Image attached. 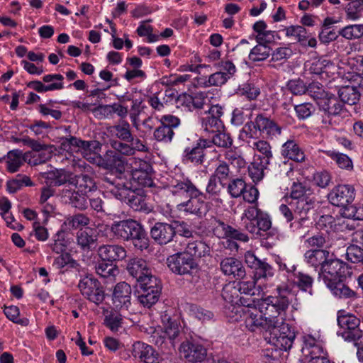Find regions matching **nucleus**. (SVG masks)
Listing matches in <instances>:
<instances>
[{
  "mask_svg": "<svg viewBox=\"0 0 363 363\" xmlns=\"http://www.w3.org/2000/svg\"><path fill=\"white\" fill-rule=\"evenodd\" d=\"M294 108L297 114V117L301 120L306 119L311 116L314 111V107L311 103H303L296 105Z\"/></svg>",
  "mask_w": 363,
  "mask_h": 363,
  "instance_id": "64",
  "label": "nucleus"
},
{
  "mask_svg": "<svg viewBox=\"0 0 363 363\" xmlns=\"http://www.w3.org/2000/svg\"><path fill=\"white\" fill-rule=\"evenodd\" d=\"M54 264L57 266L58 269H62L65 266L76 269L79 266V263L73 259L72 256L69 252H64L56 257Z\"/></svg>",
  "mask_w": 363,
  "mask_h": 363,
  "instance_id": "52",
  "label": "nucleus"
},
{
  "mask_svg": "<svg viewBox=\"0 0 363 363\" xmlns=\"http://www.w3.org/2000/svg\"><path fill=\"white\" fill-rule=\"evenodd\" d=\"M247 187L242 179H233L228 186V191L233 198L240 197Z\"/></svg>",
  "mask_w": 363,
  "mask_h": 363,
  "instance_id": "51",
  "label": "nucleus"
},
{
  "mask_svg": "<svg viewBox=\"0 0 363 363\" xmlns=\"http://www.w3.org/2000/svg\"><path fill=\"white\" fill-rule=\"evenodd\" d=\"M202 126L206 131L211 133L225 128L221 118H218L208 114L202 118Z\"/></svg>",
  "mask_w": 363,
  "mask_h": 363,
  "instance_id": "45",
  "label": "nucleus"
},
{
  "mask_svg": "<svg viewBox=\"0 0 363 363\" xmlns=\"http://www.w3.org/2000/svg\"><path fill=\"white\" fill-rule=\"evenodd\" d=\"M89 196L79 194L78 191H73L69 196V203L79 210H85L88 207Z\"/></svg>",
  "mask_w": 363,
  "mask_h": 363,
  "instance_id": "55",
  "label": "nucleus"
},
{
  "mask_svg": "<svg viewBox=\"0 0 363 363\" xmlns=\"http://www.w3.org/2000/svg\"><path fill=\"white\" fill-rule=\"evenodd\" d=\"M97 240L91 228L79 230L77 233V242L83 250H89Z\"/></svg>",
  "mask_w": 363,
  "mask_h": 363,
  "instance_id": "37",
  "label": "nucleus"
},
{
  "mask_svg": "<svg viewBox=\"0 0 363 363\" xmlns=\"http://www.w3.org/2000/svg\"><path fill=\"white\" fill-rule=\"evenodd\" d=\"M111 193L117 200L125 203L134 211L145 214L152 211V206L147 201V191L143 188H133L129 184H118Z\"/></svg>",
  "mask_w": 363,
  "mask_h": 363,
  "instance_id": "3",
  "label": "nucleus"
},
{
  "mask_svg": "<svg viewBox=\"0 0 363 363\" xmlns=\"http://www.w3.org/2000/svg\"><path fill=\"white\" fill-rule=\"evenodd\" d=\"M189 311L192 315L202 322H208L214 318V314L212 311L196 304H191L189 306Z\"/></svg>",
  "mask_w": 363,
  "mask_h": 363,
  "instance_id": "47",
  "label": "nucleus"
},
{
  "mask_svg": "<svg viewBox=\"0 0 363 363\" xmlns=\"http://www.w3.org/2000/svg\"><path fill=\"white\" fill-rule=\"evenodd\" d=\"M78 287L82 294L90 301L99 305L105 298L104 287L101 282L92 275H86L79 282Z\"/></svg>",
  "mask_w": 363,
  "mask_h": 363,
  "instance_id": "12",
  "label": "nucleus"
},
{
  "mask_svg": "<svg viewBox=\"0 0 363 363\" xmlns=\"http://www.w3.org/2000/svg\"><path fill=\"white\" fill-rule=\"evenodd\" d=\"M126 269L129 274L135 279L136 282L152 271L146 260L138 257L130 259L128 262Z\"/></svg>",
  "mask_w": 363,
  "mask_h": 363,
  "instance_id": "28",
  "label": "nucleus"
},
{
  "mask_svg": "<svg viewBox=\"0 0 363 363\" xmlns=\"http://www.w3.org/2000/svg\"><path fill=\"white\" fill-rule=\"evenodd\" d=\"M339 35L347 40L359 39L363 36V24H350L339 30Z\"/></svg>",
  "mask_w": 363,
  "mask_h": 363,
  "instance_id": "42",
  "label": "nucleus"
},
{
  "mask_svg": "<svg viewBox=\"0 0 363 363\" xmlns=\"http://www.w3.org/2000/svg\"><path fill=\"white\" fill-rule=\"evenodd\" d=\"M113 235L123 241L130 242L138 250L143 251L150 246V238L143 225L139 221L128 218L114 221L111 225Z\"/></svg>",
  "mask_w": 363,
  "mask_h": 363,
  "instance_id": "2",
  "label": "nucleus"
},
{
  "mask_svg": "<svg viewBox=\"0 0 363 363\" xmlns=\"http://www.w3.org/2000/svg\"><path fill=\"white\" fill-rule=\"evenodd\" d=\"M179 350L190 363H207V360L212 357L211 354H208L207 349L202 344L192 338L183 341Z\"/></svg>",
  "mask_w": 363,
  "mask_h": 363,
  "instance_id": "10",
  "label": "nucleus"
},
{
  "mask_svg": "<svg viewBox=\"0 0 363 363\" xmlns=\"http://www.w3.org/2000/svg\"><path fill=\"white\" fill-rule=\"evenodd\" d=\"M246 323L252 330H255L254 327H255L268 331L272 325L278 323V319L277 315H264V308H259V312L249 313L246 318Z\"/></svg>",
  "mask_w": 363,
  "mask_h": 363,
  "instance_id": "18",
  "label": "nucleus"
},
{
  "mask_svg": "<svg viewBox=\"0 0 363 363\" xmlns=\"http://www.w3.org/2000/svg\"><path fill=\"white\" fill-rule=\"evenodd\" d=\"M162 323L164 333L168 336L169 339L174 342L179 339L181 335V325L177 320L171 318L169 315L164 314L162 315Z\"/></svg>",
  "mask_w": 363,
  "mask_h": 363,
  "instance_id": "33",
  "label": "nucleus"
},
{
  "mask_svg": "<svg viewBox=\"0 0 363 363\" xmlns=\"http://www.w3.org/2000/svg\"><path fill=\"white\" fill-rule=\"evenodd\" d=\"M154 138L158 142L164 143H170L174 135L173 130L163 124H160L154 131Z\"/></svg>",
  "mask_w": 363,
  "mask_h": 363,
  "instance_id": "46",
  "label": "nucleus"
},
{
  "mask_svg": "<svg viewBox=\"0 0 363 363\" xmlns=\"http://www.w3.org/2000/svg\"><path fill=\"white\" fill-rule=\"evenodd\" d=\"M337 321L340 328L337 334L345 341L357 342L363 337V329L360 325L362 317L358 318L353 313L340 310L337 311Z\"/></svg>",
  "mask_w": 363,
  "mask_h": 363,
  "instance_id": "6",
  "label": "nucleus"
},
{
  "mask_svg": "<svg viewBox=\"0 0 363 363\" xmlns=\"http://www.w3.org/2000/svg\"><path fill=\"white\" fill-rule=\"evenodd\" d=\"M347 259L354 264H363V248L356 245H350L346 250Z\"/></svg>",
  "mask_w": 363,
  "mask_h": 363,
  "instance_id": "50",
  "label": "nucleus"
},
{
  "mask_svg": "<svg viewBox=\"0 0 363 363\" xmlns=\"http://www.w3.org/2000/svg\"><path fill=\"white\" fill-rule=\"evenodd\" d=\"M174 220L171 223L156 222L150 228L151 238L160 245H166L175 238Z\"/></svg>",
  "mask_w": 363,
  "mask_h": 363,
  "instance_id": "16",
  "label": "nucleus"
},
{
  "mask_svg": "<svg viewBox=\"0 0 363 363\" xmlns=\"http://www.w3.org/2000/svg\"><path fill=\"white\" fill-rule=\"evenodd\" d=\"M320 99L318 106L320 111H323L329 118L328 123L331 125L337 124V121L333 120V118L341 116L346 112L343 104H341L337 96L330 92H328L323 99Z\"/></svg>",
  "mask_w": 363,
  "mask_h": 363,
  "instance_id": "14",
  "label": "nucleus"
},
{
  "mask_svg": "<svg viewBox=\"0 0 363 363\" xmlns=\"http://www.w3.org/2000/svg\"><path fill=\"white\" fill-rule=\"evenodd\" d=\"M354 189L352 186L338 185L329 193L328 198L333 205L350 211L351 206L349 205L354 199Z\"/></svg>",
  "mask_w": 363,
  "mask_h": 363,
  "instance_id": "15",
  "label": "nucleus"
},
{
  "mask_svg": "<svg viewBox=\"0 0 363 363\" xmlns=\"http://www.w3.org/2000/svg\"><path fill=\"white\" fill-rule=\"evenodd\" d=\"M221 296L225 301L230 303L233 306L236 305L249 306L250 305L245 298L240 296V291L235 282H229L225 284Z\"/></svg>",
  "mask_w": 363,
  "mask_h": 363,
  "instance_id": "24",
  "label": "nucleus"
},
{
  "mask_svg": "<svg viewBox=\"0 0 363 363\" xmlns=\"http://www.w3.org/2000/svg\"><path fill=\"white\" fill-rule=\"evenodd\" d=\"M255 125L260 135L266 138H272L281 134V128L276 122L266 117L264 114H258L255 118Z\"/></svg>",
  "mask_w": 363,
  "mask_h": 363,
  "instance_id": "22",
  "label": "nucleus"
},
{
  "mask_svg": "<svg viewBox=\"0 0 363 363\" xmlns=\"http://www.w3.org/2000/svg\"><path fill=\"white\" fill-rule=\"evenodd\" d=\"M304 257L308 264L315 268L320 267V271H322L323 265L326 263L330 257H334V254H330L329 251L323 249H313L307 250Z\"/></svg>",
  "mask_w": 363,
  "mask_h": 363,
  "instance_id": "31",
  "label": "nucleus"
},
{
  "mask_svg": "<svg viewBox=\"0 0 363 363\" xmlns=\"http://www.w3.org/2000/svg\"><path fill=\"white\" fill-rule=\"evenodd\" d=\"M30 152H26L23 155L22 151L19 150H13L9 151L6 155L7 160V170L11 173H15L18 171L21 166L23 164L21 158L26 161L27 156Z\"/></svg>",
  "mask_w": 363,
  "mask_h": 363,
  "instance_id": "36",
  "label": "nucleus"
},
{
  "mask_svg": "<svg viewBox=\"0 0 363 363\" xmlns=\"http://www.w3.org/2000/svg\"><path fill=\"white\" fill-rule=\"evenodd\" d=\"M229 78L230 76H228L225 72H216L211 74L208 77V79L207 81L205 80L203 83L204 84L205 86H219L224 84Z\"/></svg>",
  "mask_w": 363,
  "mask_h": 363,
  "instance_id": "56",
  "label": "nucleus"
},
{
  "mask_svg": "<svg viewBox=\"0 0 363 363\" xmlns=\"http://www.w3.org/2000/svg\"><path fill=\"white\" fill-rule=\"evenodd\" d=\"M132 355L144 363H160V354L152 346L142 342L133 345Z\"/></svg>",
  "mask_w": 363,
  "mask_h": 363,
  "instance_id": "20",
  "label": "nucleus"
},
{
  "mask_svg": "<svg viewBox=\"0 0 363 363\" xmlns=\"http://www.w3.org/2000/svg\"><path fill=\"white\" fill-rule=\"evenodd\" d=\"M281 155L284 158H288L296 162H301L305 160L303 151L294 140H289L283 144Z\"/></svg>",
  "mask_w": 363,
  "mask_h": 363,
  "instance_id": "32",
  "label": "nucleus"
},
{
  "mask_svg": "<svg viewBox=\"0 0 363 363\" xmlns=\"http://www.w3.org/2000/svg\"><path fill=\"white\" fill-rule=\"evenodd\" d=\"M331 65L330 60L318 59L309 65L308 71L313 75L320 76L323 73L326 72L327 67Z\"/></svg>",
  "mask_w": 363,
  "mask_h": 363,
  "instance_id": "54",
  "label": "nucleus"
},
{
  "mask_svg": "<svg viewBox=\"0 0 363 363\" xmlns=\"http://www.w3.org/2000/svg\"><path fill=\"white\" fill-rule=\"evenodd\" d=\"M337 98L341 104L354 105L360 99L361 94L356 86H345L339 89Z\"/></svg>",
  "mask_w": 363,
  "mask_h": 363,
  "instance_id": "34",
  "label": "nucleus"
},
{
  "mask_svg": "<svg viewBox=\"0 0 363 363\" xmlns=\"http://www.w3.org/2000/svg\"><path fill=\"white\" fill-rule=\"evenodd\" d=\"M214 133L216 134L213 136L212 140H209V147H211L213 145L225 149L231 147L233 140L231 135L225 131V129L219 130Z\"/></svg>",
  "mask_w": 363,
  "mask_h": 363,
  "instance_id": "38",
  "label": "nucleus"
},
{
  "mask_svg": "<svg viewBox=\"0 0 363 363\" xmlns=\"http://www.w3.org/2000/svg\"><path fill=\"white\" fill-rule=\"evenodd\" d=\"M313 192L311 188L301 182H294L291 186V197L292 201L304 199L308 196H312Z\"/></svg>",
  "mask_w": 363,
  "mask_h": 363,
  "instance_id": "44",
  "label": "nucleus"
},
{
  "mask_svg": "<svg viewBox=\"0 0 363 363\" xmlns=\"http://www.w3.org/2000/svg\"><path fill=\"white\" fill-rule=\"evenodd\" d=\"M174 187L184 191L190 197L188 201L182 203L187 211L196 215L199 218L206 216L208 211V203L199 198V196L203 195L202 192L189 179L177 182Z\"/></svg>",
  "mask_w": 363,
  "mask_h": 363,
  "instance_id": "7",
  "label": "nucleus"
},
{
  "mask_svg": "<svg viewBox=\"0 0 363 363\" xmlns=\"http://www.w3.org/2000/svg\"><path fill=\"white\" fill-rule=\"evenodd\" d=\"M131 286L125 281L118 283L113 289L112 302L116 309L125 308L130 305Z\"/></svg>",
  "mask_w": 363,
  "mask_h": 363,
  "instance_id": "19",
  "label": "nucleus"
},
{
  "mask_svg": "<svg viewBox=\"0 0 363 363\" xmlns=\"http://www.w3.org/2000/svg\"><path fill=\"white\" fill-rule=\"evenodd\" d=\"M293 54V51L288 47H280L274 50L272 53V62L281 61L289 59Z\"/></svg>",
  "mask_w": 363,
  "mask_h": 363,
  "instance_id": "63",
  "label": "nucleus"
},
{
  "mask_svg": "<svg viewBox=\"0 0 363 363\" xmlns=\"http://www.w3.org/2000/svg\"><path fill=\"white\" fill-rule=\"evenodd\" d=\"M347 18L356 20L359 18V13L363 11L362 4L360 0H354L349 2L344 8Z\"/></svg>",
  "mask_w": 363,
  "mask_h": 363,
  "instance_id": "53",
  "label": "nucleus"
},
{
  "mask_svg": "<svg viewBox=\"0 0 363 363\" xmlns=\"http://www.w3.org/2000/svg\"><path fill=\"white\" fill-rule=\"evenodd\" d=\"M275 296H269L262 299L258 304L259 308H264V315H273L277 317L288 309L291 301V289L289 287L277 286Z\"/></svg>",
  "mask_w": 363,
  "mask_h": 363,
  "instance_id": "8",
  "label": "nucleus"
},
{
  "mask_svg": "<svg viewBox=\"0 0 363 363\" xmlns=\"http://www.w3.org/2000/svg\"><path fill=\"white\" fill-rule=\"evenodd\" d=\"M210 255L209 245L202 240H196L189 242L183 251L168 256L167 264L176 275L194 277L201 271V259Z\"/></svg>",
  "mask_w": 363,
  "mask_h": 363,
  "instance_id": "1",
  "label": "nucleus"
},
{
  "mask_svg": "<svg viewBox=\"0 0 363 363\" xmlns=\"http://www.w3.org/2000/svg\"><path fill=\"white\" fill-rule=\"evenodd\" d=\"M174 224H175L174 225L175 230V238L177 235L187 238L193 236V231L186 222L174 220Z\"/></svg>",
  "mask_w": 363,
  "mask_h": 363,
  "instance_id": "62",
  "label": "nucleus"
},
{
  "mask_svg": "<svg viewBox=\"0 0 363 363\" xmlns=\"http://www.w3.org/2000/svg\"><path fill=\"white\" fill-rule=\"evenodd\" d=\"M289 206L292 207L294 214L300 217V220H315L318 217V211L320 208L319 202L315 196H308L304 199L291 201Z\"/></svg>",
  "mask_w": 363,
  "mask_h": 363,
  "instance_id": "13",
  "label": "nucleus"
},
{
  "mask_svg": "<svg viewBox=\"0 0 363 363\" xmlns=\"http://www.w3.org/2000/svg\"><path fill=\"white\" fill-rule=\"evenodd\" d=\"M259 229V237L262 239L277 238L278 230L272 228V221L268 214L263 213L256 220Z\"/></svg>",
  "mask_w": 363,
  "mask_h": 363,
  "instance_id": "30",
  "label": "nucleus"
},
{
  "mask_svg": "<svg viewBox=\"0 0 363 363\" xmlns=\"http://www.w3.org/2000/svg\"><path fill=\"white\" fill-rule=\"evenodd\" d=\"M33 182L28 176L18 174L16 179L9 180L6 182L7 191L11 194H14L22 188L23 186H33Z\"/></svg>",
  "mask_w": 363,
  "mask_h": 363,
  "instance_id": "40",
  "label": "nucleus"
},
{
  "mask_svg": "<svg viewBox=\"0 0 363 363\" xmlns=\"http://www.w3.org/2000/svg\"><path fill=\"white\" fill-rule=\"evenodd\" d=\"M268 331L269 332V343L274 344L277 347H281L285 352L291 348L296 333L294 328L289 323L278 321V323L272 325Z\"/></svg>",
  "mask_w": 363,
  "mask_h": 363,
  "instance_id": "9",
  "label": "nucleus"
},
{
  "mask_svg": "<svg viewBox=\"0 0 363 363\" xmlns=\"http://www.w3.org/2000/svg\"><path fill=\"white\" fill-rule=\"evenodd\" d=\"M287 89L294 95H301L307 91L306 84L300 78L289 80L286 84Z\"/></svg>",
  "mask_w": 363,
  "mask_h": 363,
  "instance_id": "59",
  "label": "nucleus"
},
{
  "mask_svg": "<svg viewBox=\"0 0 363 363\" xmlns=\"http://www.w3.org/2000/svg\"><path fill=\"white\" fill-rule=\"evenodd\" d=\"M323 279L325 284H330L333 281L346 279L347 275L351 274L350 268L346 262L335 258L330 257L325 264L323 265L321 271Z\"/></svg>",
  "mask_w": 363,
  "mask_h": 363,
  "instance_id": "11",
  "label": "nucleus"
},
{
  "mask_svg": "<svg viewBox=\"0 0 363 363\" xmlns=\"http://www.w3.org/2000/svg\"><path fill=\"white\" fill-rule=\"evenodd\" d=\"M240 94L246 96L250 101L256 100L260 94V89L253 83H245L239 89Z\"/></svg>",
  "mask_w": 363,
  "mask_h": 363,
  "instance_id": "58",
  "label": "nucleus"
},
{
  "mask_svg": "<svg viewBox=\"0 0 363 363\" xmlns=\"http://www.w3.org/2000/svg\"><path fill=\"white\" fill-rule=\"evenodd\" d=\"M131 179L143 186L150 187L153 185L151 174H145V172L143 173L137 169L131 170Z\"/></svg>",
  "mask_w": 363,
  "mask_h": 363,
  "instance_id": "60",
  "label": "nucleus"
},
{
  "mask_svg": "<svg viewBox=\"0 0 363 363\" xmlns=\"http://www.w3.org/2000/svg\"><path fill=\"white\" fill-rule=\"evenodd\" d=\"M100 259L116 264L126 257L125 249L119 245H104L98 250Z\"/></svg>",
  "mask_w": 363,
  "mask_h": 363,
  "instance_id": "23",
  "label": "nucleus"
},
{
  "mask_svg": "<svg viewBox=\"0 0 363 363\" xmlns=\"http://www.w3.org/2000/svg\"><path fill=\"white\" fill-rule=\"evenodd\" d=\"M328 155L336 162L339 167L350 171L353 169L352 161L347 155L334 151H328Z\"/></svg>",
  "mask_w": 363,
  "mask_h": 363,
  "instance_id": "49",
  "label": "nucleus"
},
{
  "mask_svg": "<svg viewBox=\"0 0 363 363\" xmlns=\"http://www.w3.org/2000/svg\"><path fill=\"white\" fill-rule=\"evenodd\" d=\"M96 272L102 277L107 278L110 276H116L118 272V268L116 264L110 263L104 259L99 260L95 266Z\"/></svg>",
  "mask_w": 363,
  "mask_h": 363,
  "instance_id": "43",
  "label": "nucleus"
},
{
  "mask_svg": "<svg viewBox=\"0 0 363 363\" xmlns=\"http://www.w3.org/2000/svg\"><path fill=\"white\" fill-rule=\"evenodd\" d=\"M110 145L114 149V152H118L124 157L125 155H132L135 152V148L132 147L133 144L131 143L111 139Z\"/></svg>",
  "mask_w": 363,
  "mask_h": 363,
  "instance_id": "48",
  "label": "nucleus"
},
{
  "mask_svg": "<svg viewBox=\"0 0 363 363\" xmlns=\"http://www.w3.org/2000/svg\"><path fill=\"white\" fill-rule=\"evenodd\" d=\"M345 279H340L328 284L326 286L336 298L344 300L354 301L359 297L357 292L345 284Z\"/></svg>",
  "mask_w": 363,
  "mask_h": 363,
  "instance_id": "25",
  "label": "nucleus"
},
{
  "mask_svg": "<svg viewBox=\"0 0 363 363\" xmlns=\"http://www.w3.org/2000/svg\"><path fill=\"white\" fill-rule=\"evenodd\" d=\"M216 223L219 224L220 228H223L225 231L226 238L235 240L240 242H247L249 241V237L247 234L242 233L241 230L236 229L231 225L225 223L220 220H216Z\"/></svg>",
  "mask_w": 363,
  "mask_h": 363,
  "instance_id": "39",
  "label": "nucleus"
},
{
  "mask_svg": "<svg viewBox=\"0 0 363 363\" xmlns=\"http://www.w3.org/2000/svg\"><path fill=\"white\" fill-rule=\"evenodd\" d=\"M220 267L225 275L233 276L236 279H242L246 276V271L242 262L235 257L223 259Z\"/></svg>",
  "mask_w": 363,
  "mask_h": 363,
  "instance_id": "21",
  "label": "nucleus"
},
{
  "mask_svg": "<svg viewBox=\"0 0 363 363\" xmlns=\"http://www.w3.org/2000/svg\"><path fill=\"white\" fill-rule=\"evenodd\" d=\"M72 174L64 169H55L43 174V177L51 181V184L54 186H61L67 182L73 184V181H70Z\"/></svg>",
  "mask_w": 363,
  "mask_h": 363,
  "instance_id": "35",
  "label": "nucleus"
},
{
  "mask_svg": "<svg viewBox=\"0 0 363 363\" xmlns=\"http://www.w3.org/2000/svg\"><path fill=\"white\" fill-rule=\"evenodd\" d=\"M106 130L111 137H116L123 142L133 144L134 136L128 121L120 120L118 124L107 127Z\"/></svg>",
  "mask_w": 363,
  "mask_h": 363,
  "instance_id": "27",
  "label": "nucleus"
},
{
  "mask_svg": "<svg viewBox=\"0 0 363 363\" xmlns=\"http://www.w3.org/2000/svg\"><path fill=\"white\" fill-rule=\"evenodd\" d=\"M209 140L200 138L193 147H187L182 155V161L184 163H192L195 165H201L204 162L206 148L209 147Z\"/></svg>",
  "mask_w": 363,
  "mask_h": 363,
  "instance_id": "17",
  "label": "nucleus"
},
{
  "mask_svg": "<svg viewBox=\"0 0 363 363\" xmlns=\"http://www.w3.org/2000/svg\"><path fill=\"white\" fill-rule=\"evenodd\" d=\"M123 319L121 314L116 315L112 311L105 316L104 324L111 331L116 332L122 326Z\"/></svg>",
  "mask_w": 363,
  "mask_h": 363,
  "instance_id": "57",
  "label": "nucleus"
},
{
  "mask_svg": "<svg viewBox=\"0 0 363 363\" xmlns=\"http://www.w3.org/2000/svg\"><path fill=\"white\" fill-rule=\"evenodd\" d=\"M229 174L230 169L228 164L225 162H222V163L217 167L212 176L216 178L222 186H224L225 184L223 181L228 178Z\"/></svg>",
  "mask_w": 363,
  "mask_h": 363,
  "instance_id": "61",
  "label": "nucleus"
},
{
  "mask_svg": "<svg viewBox=\"0 0 363 363\" xmlns=\"http://www.w3.org/2000/svg\"><path fill=\"white\" fill-rule=\"evenodd\" d=\"M291 272L294 277V285L301 291L308 293L311 296L313 295V278L309 274L297 271L296 267H291Z\"/></svg>",
  "mask_w": 363,
  "mask_h": 363,
  "instance_id": "29",
  "label": "nucleus"
},
{
  "mask_svg": "<svg viewBox=\"0 0 363 363\" xmlns=\"http://www.w3.org/2000/svg\"><path fill=\"white\" fill-rule=\"evenodd\" d=\"M245 262L247 267L253 269V280L239 281L237 284L240 294L255 295L256 281L261 278L272 277L274 274V268L267 262L257 258L252 251L245 253Z\"/></svg>",
  "mask_w": 363,
  "mask_h": 363,
  "instance_id": "4",
  "label": "nucleus"
},
{
  "mask_svg": "<svg viewBox=\"0 0 363 363\" xmlns=\"http://www.w3.org/2000/svg\"><path fill=\"white\" fill-rule=\"evenodd\" d=\"M272 49L267 45L260 43L250 52L249 59L253 62L264 61L271 55Z\"/></svg>",
  "mask_w": 363,
  "mask_h": 363,
  "instance_id": "41",
  "label": "nucleus"
},
{
  "mask_svg": "<svg viewBox=\"0 0 363 363\" xmlns=\"http://www.w3.org/2000/svg\"><path fill=\"white\" fill-rule=\"evenodd\" d=\"M126 162L124 156L113 150H108L104 159L105 168L114 171L118 174L125 172Z\"/></svg>",
  "mask_w": 363,
  "mask_h": 363,
  "instance_id": "26",
  "label": "nucleus"
},
{
  "mask_svg": "<svg viewBox=\"0 0 363 363\" xmlns=\"http://www.w3.org/2000/svg\"><path fill=\"white\" fill-rule=\"evenodd\" d=\"M138 299L145 307L150 308L160 297L162 289L161 279L150 271L137 282Z\"/></svg>",
  "mask_w": 363,
  "mask_h": 363,
  "instance_id": "5",
  "label": "nucleus"
}]
</instances>
